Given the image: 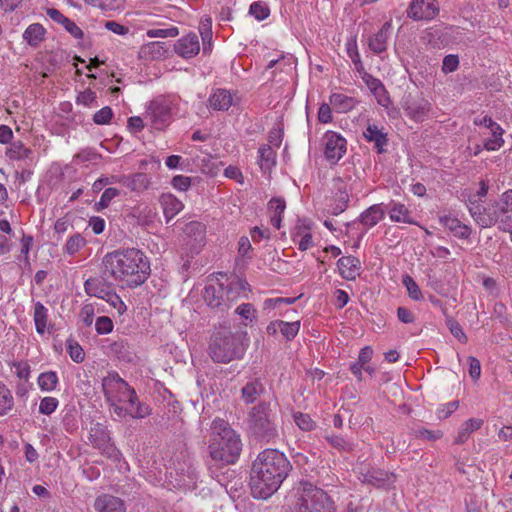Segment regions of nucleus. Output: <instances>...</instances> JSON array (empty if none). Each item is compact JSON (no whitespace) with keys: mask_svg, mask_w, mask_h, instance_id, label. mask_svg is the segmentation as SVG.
Wrapping results in <instances>:
<instances>
[{"mask_svg":"<svg viewBox=\"0 0 512 512\" xmlns=\"http://www.w3.org/2000/svg\"><path fill=\"white\" fill-rule=\"evenodd\" d=\"M474 205V203H472ZM470 213L482 227H490L500 221L504 231L512 232V190L505 192L499 203L482 212L479 206H470Z\"/></svg>","mask_w":512,"mask_h":512,"instance_id":"nucleus-6","label":"nucleus"},{"mask_svg":"<svg viewBox=\"0 0 512 512\" xmlns=\"http://www.w3.org/2000/svg\"><path fill=\"white\" fill-rule=\"evenodd\" d=\"M14 405L10 390L0 382V415H5Z\"/></svg>","mask_w":512,"mask_h":512,"instance_id":"nucleus-43","label":"nucleus"},{"mask_svg":"<svg viewBox=\"0 0 512 512\" xmlns=\"http://www.w3.org/2000/svg\"><path fill=\"white\" fill-rule=\"evenodd\" d=\"M247 333L233 331L228 325L215 327L209 337L207 353L216 364L241 360L247 350Z\"/></svg>","mask_w":512,"mask_h":512,"instance_id":"nucleus-3","label":"nucleus"},{"mask_svg":"<svg viewBox=\"0 0 512 512\" xmlns=\"http://www.w3.org/2000/svg\"><path fill=\"white\" fill-rule=\"evenodd\" d=\"M363 136L366 141L374 143V148L377 153L381 154L385 152V146L388 143L387 133L383 131V128H379L375 124H368L366 130L363 132Z\"/></svg>","mask_w":512,"mask_h":512,"instance_id":"nucleus-21","label":"nucleus"},{"mask_svg":"<svg viewBox=\"0 0 512 512\" xmlns=\"http://www.w3.org/2000/svg\"><path fill=\"white\" fill-rule=\"evenodd\" d=\"M86 244L85 239L80 234H74L71 236L66 245L65 251L69 255L76 254Z\"/></svg>","mask_w":512,"mask_h":512,"instance_id":"nucleus-51","label":"nucleus"},{"mask_svg":"<svg viewBox=\"0 0 512 512\" xmlns=\"http://www.w3.org/2000/svg\"><path fill=\"white\" fill-rule=\"evenodd\" d=\"M58 384V376L55 371L43 372L38 377V385L43 391H53Z\"/></svg>","mask_w":512,"mask_h":512,"instance_id":"nucleus-42","label":"nucleus"},{"mask_svg":"<svg viewBox=\"0 0 512 512\" xmlns=\"http://www.w3.org/2000/svg\"><path fill=\"white\" fill-rule=\"evenodd\" d=\"M265 391L260 379L248 381L241 389V398L246 404L254 403Z\"/></svg>","mask_w":512,"mask_h":512,"instance_id":"nucleus-28","label":"nucleus"},{"mask_svg":"<svg viewBox=\"0 0 512 512\" xmlns=\"http://www.w3.org/2000/svg\"><path fill=\"white\" fill-rule=\"evenodd\" d=\"M88 439L91 445L100 450L104 456L115 461L119 460L120 451L112 442L110 432L104 424L99 422L93 424L89 430Z\"/></svg>","mask_w":512,"mask_h":512,"instance_id":"nucleus-8","label":"nucleus"},{"mask_svg":"<svg viewBox=\"0 0 512 512\" xmlns=\"http://www.w3.org/2000/svg\"><path fill=\"white\" fill-rule=\"evenodd\" d=\"M33 151L24 146L21 141L12 142L6 150V156L10 160H32Z\"/></svg>","mask_w":512,"mask_h":512,"instance_id":"nucleus-38","label":"nucleus"},{"mask_svg":"<svg viewBox=\"0 0 512 512\" xmlns=\"http://www.w3.org/2000/svg\"><path fill=\"white\" fill-rule=\"evenodd\" d=\"M504 130L501 128L500 134L496 133V129H491V137L486 139L483 143V148L487 151H494L502 147L504 140L502 135Z\"/></svg>","mask_w":512,"mask_h":512,"instance_id":"nucleus-48","label":"nucleus"},{"mask_svg":"<svg viewBox=\"0 0 512 512\" xmlns=\"http://www.w3.org/2000/svg\"><path fill=\"white\" fill-rule=\"evenodd\" d=\"M104 300L108 302L112 307L117 309L119 314H122L126 310V305L121 298L113 291L109 290Z\"/></svg>","mask_w":512,"mask_h":512,"instance_id":"nucleus-59","label":"nucleus"},{"mask_svg":"<svg viewBox=\"0 0 512 512\" xmlns=\"http://www.w3.org/2000/svg\"><path fill=\"white\" fill-rule=\"evenodd\" d=\"M125 402L129 403L131 407L129 409L130 416L134 419H142L151 414V408L147 404L139 401L134 388L127 395Z\"/></svg>","mask_w":512,"mask_h":512,"instance_id":"nucleus-27","label":"nucleus"},{"mask_svg":"<svg viewBox=\"0 0 512 512\" xmlns=\"http://www.w3.org/2000/svg\"><path fill=\"white\" fill-rule=\"evenodd\" d=\"M102 389L106 401L125 402L133 388L117 372L111 371L102 379Z\"/></svg>","mask_w":512,"mask_h":512,"instance_id":"nucleus-9","label":"nucleus"},{"mask_svg":"<svg viewBox=\"0 0 512 512\" xmlns=\"http://www.w3.org/2000/svg\"><path fill=\"white\" fill-rule=\"evenodd\" d=\"M286 202L281 197H273L268 203L271 224L276 228L281 227V215L285 211Z\"/></svg>","mask_w":512,"mask_h":512,"instance_id":"nucleus-33","label":"nucleus"},{"mask_svg":"<svg viewBox=\"0 0 512 512\" xmlns=\"http://www.w3.org/2000/svg\"><path fill=\"white\" fill-rule=\"evenodd\" d=\"M34 322L36 331L43 334L47 327L48 309L41 302H36L34 305Z\"/></svg>","mask_w":512,"mask_h":512,"instance_id":"nucleus-41","label":"nucleus"},{"mask_svg":"<svg viewBox=\"0 0 512 512\" xmlns=\"http://www.w3.org/2000/svg\"><path fill=\"white\" fill-rule=\"evenodd\" d=\"M171 183L175 189L186 191L191 186V178L184 175H177L173 177Z\"/></svg>","mask_w":512,"mask_h":512,"instance_id":"nucleus-64","label":"nucleus"},{"mask_svg":"<svg viewBox=\"0 0 512 512\" xmlns=\"http://www.w3.org/2000/svg\"><path fill=\"white\" fill-rule=\"evenodd\" d=\"M145 119L154 129L163 130L170 123L171 109L168 104L154 100L147 108Z\"/></svg>","mask_w":512,"mask_h":512,"instance_id":"nucleus-11","label":"nucleus"},{"mask_svg":"<svg viewBox=\"0 0 512 512\" xmlns=\"http://www.w3.org/2000/svg\"><path fill=\"white\" fill-rule=\"evenodd\" d=\"M359 480L376 488H390L395 480L396 475L378 468H368L360 472Z\"/></svg>","mask_w":512,"mask_h":512,"instance_id":"nucleus-14","label":"nucleus"},{"mask_svg":"<svg viewBox=\"0 0 512 512\" xmlns=\"http://www.w3.org/2000/svg\"><path fill=\"white\" fill-rule=\"evenodd\" d=\"M335 187L337 188V192L334 196V204L331 212L333 215H339L346 210L350 199L346 184L340 178L336 180Z\"/></svg>","mask_w":512,"mask_h":512,"instance_id":"nucleus-26","label":"nucleus"},{"mask_svg":"<svg viewBox=\"0 0 512 512\" xmlns=\"http://www.w3.org/2000/svg\"><path fill=\"white\" fill-rule=\"evenodd\" d=\"M384 215L381 204H375L361 213L359 221L366 227H373L383 219Z\"/></svg>","mask_w":512,"mask_h":512,"instance_id":"nucleus-32","label":"nucleus"},{"mask_svg":"<svg viewBox=\"0 0 512 512\" xmlns=\"http://www.w3.org/2000/svg\"><path fill=\"white\" fill-rule=\"evenodd\" d=\"M403 109L411 119L423 121L431 110V104L423 98H412L409 95L403 103Z\"/></svg>","mask_w":512,"mask_h":512,"instance_id":"nucleus-15","label":"nucleus"},{"mask_svg":"<svg viewBox=\"0 0 512 512\" xmlns=\"http://www.w3.org/2000/svg\"><path fill=\"white\" fill-rule=\"evenodd\" d=\"M390 30L391 23L385 22L380 30L369 38L368 46L371 51L376 54H381L386 51Z\"/></svg>","mask_w":512,"mask_h":512,"instance_id":"nucleus-25","label":"nucleus"},{"mask_svg":"<svg viewBox=\"0 0 512 512\" xmlns=\"http://www.w3.org/2000/svg\"><path fill=\"white\" fill-rule=\"evenodd\" d=\"M94 507L98 512H126L125 502L110 494L98 496L95 499Z\"/></svg>","mask_w":512,"mask_h":512,"instance_id":"nucleus-19","label":"nucleus"},{"mask_svg":"<svg viewBox=\"0 0 512 512\" xmlns=\"http://www.w3.org/2000/svg\"><path fill=\"white\" fill-rule=\"evenodd\" d=\"M341 276L346 280H355L359 275L360 261L354 256H344L337 261Z\"/></svg>","mask_w":512,"mask_h":512,"instance_id":"nucleus-24","label":"nucleus"},{"mask_svg":"<svg viewBox=\"0 0 512 512\" xmlns=\"http://www.w3.org/2000/svg\"><path fill=\"white\" fill-rule=\"evenodd\" d=\"M106 349L107 354L116 357L121 362L133 363L136 358L131 346L125 339H119L111 342Z\"/></svg>","mask_w":512,"mask_h":512,"instance_id":"nucleus-18","label":"nucleus"},{"mask_svg":"<svg viewBox=\"0 0 512 512\" xmlns=\"http://www.w3.org/2000/svg\"><path fill=\"white\" fill-rule=\"evenodd\" d=\"M402 283L406 287L410 298L415 301L422 299L421 290L418 284L410 275H404L402 278Z\"/></svg>","mask_w":512,"mask_h":512,"instance_id":"nucleus-49","label":"nucleus"},{"mask_svg":"<svg viewBox=\"0 0 512 512\" xmlns=\"http://www.w3.org/2000/svg\"><path fill=\"white\" fill-rule=\"evenodd\" d=\"M296 490L297 500L291 512H335L331 497L311 482L301 481Z\"/></svg>","mask_w":512,"mask_h":512,"instance_id":"nucleus-5","label":"nucleus"},{"mask_svg":"<svg viewBox=\"0 0 512 512\" xmlns=\"http://www.w3.org/2000/svg\"><path fill=\"white\" fill-rule=\"evenodd\" d=\"M440 12L437 0H412L407 9V17L415 21H430Z\"/></svg>","mask_w":512,"mask_h":512,"instance_id":"nucleus-10","label":"nucleus"},{"mask_svg":"<svg viewBox=\"0 0 512 512\" xmlns=\"http://www.w3.org/2000/svg\"><path fill=\"white\" fill-rule=\"evenodd\" d=\"M120 194L119 190L113 187L107 188L101 195L100 201L96 203L97 209H104L111 201Z\"/></svg>","mask_w":512,"mask_h":512,"instance_id":"nucleus-53","label":"nucleus"},{"mask_svg":"<svg viewBox=\"0 0 512 512\" xmlns=\"http://www.w3.org/2000/svg\"><path fill=\"white\" fill-rule=\"evenodd\" d=\"M179 35V29L175 26L166 29H149L147 36L150 38H173Z\"/></svg>","mask_w":512,"mask_h":512,"instance_id":"nucleus-52","label":"nucleus"},{"mask_svg":"<svg viewBox=\"0 0 512 512\" xmlns=\"http://www.w3.org/2000/svg\"><path fill=\"white\" fill-rule=\"evenodd\" d=\"M84 290L89 296H94L104 300L110 290V287L98 278H89L84 283Z\"/></svg>","mask_w":512,"mask_h":512,"instance_id":"nucleus-36","label":"nucleus"},{"mask_svg":"<svg viewBox=\"0 0 512 512\" xmlns=\"http://www.w3.org/2000/svg\"><path fill=\"white\" fill-rule=\"evenodd\" d=\"M67 352L71 359L76 363H82L85 359V352L80 344L74 339L69 338L66 342Z\"/></svg>","mask_w":512,"mask_h":512,"instance_id":"nucleus-44","label":"nucleus"},{"mask_svg":"<svg viewBox=\"0 0 512 512\" xmlns=\"http://www.w3.org/2000/svg\"><path fill=\"white\" fill-rule=\"evenodd\" d=\"M113 115L112 109L109 106H105L94 114L93 121L97 125H105L111 121Z\"/></svg>","mask_w":512,"mask_h":512,"instance_id":"nucleus-56","label":"nucleus"},{"mask_svg":"<svg viewBox=\"0 0 512 512\" xmlns=\"http://www.w3.org/2000/svg\"><path fill=\"white\" fill-rule=\"evenodd\" d=\"M166 223H169L183 208V203L171 193H164L159 198Z\"/></svg>","mask_w":512,"mask_h":512,"instance_id":"nucleus-22","label":"nucleus"},{"mask_svg":"<svg viewBox=\"0 0 512 512\" xmlns=\"http://www.w3.org/2000/svg\"><path fill=\"white\" fill-rule=\"evenodd\" d=\"M390 219L394 222L416 224L411 217V212L402 203H393L390 209Z\"/></svg>","mask_w":512,"mask_h":512,"instance_id":"nucleus-40","label":"nucleus"},{"mask_svg":"<svg viewBox=\"0 0 512 512\" xmlns=\"http://www.w3.org/2000/svg\"><path fill=\"white\" fill-rule=\"evenodd\" d=\"M324 155L328 161L337 163L346 153L347 141L339 133L327 131L323 136Z\"/></svg>","mask_w":512,"mask_h":512,"instance_id":"nucleus-12","label":"nucleus"},{"mask_svg":"<svg viewBox=\"0 0 512 512\" xmlns=\"http://www.w3.org/2000/svg\"><path fill=\"white\" fill-rule=\"evenodd\" d=\"M249 13L258 21H262L270 15V9L266 3L262 1H256L250 5Z\"/></svg>","mask_w":512,"mask_h":512,"instance_id":"nucleus-47","label":"nucleus"},{"mask_svg":"<svg viewBox=\"0 0 512 512\" xmlns=\"http://www.w3.org/2000/svg\"><path fill=\"white\" fill-rule=\"evenodd\" d=\"M209 437V456L220 466L235 464L242 451L240 435L228 421L216 418L212 421Z\"/></svg>","mask_w":512,"mask_h":512,"instance_id":"nucleus-4","label":"nucleus"},{"mask_svg":"<svg viewBox=\"0 0 512 512\" xmlns=\"http://www.w3.org/2000/svg\"><path fill=\"white\" fill-rule=\"evenodd\" d=\"M96 98V93L88 88L78 93L76 96V103L85 107H92L94 103L96 104Z\"/></svg>","mask_w":512,"mask_h":512,"instance_id":"nucleus-54","label":"nucleus"},{"mask_svg":"<svg viewBox=\"0 0 512 512\" xmlns=\"http://www.w3.org/2000/svg\"><path fill=\"white\" fill-rule=\"evenodd\" d=\"M482 425H483L482 419H477V418L468 419L467 421H465L462 424L461 428L459 429L457 437L455 438V443L456 444L465 443L468 440L470 434L472 432L480 429Z\"/></svg>","mask_w":512,"mask_h":512,"instance_id":"nucleus-37","label":"nucleus"},{"mask_svg":"<svg viewBox=\"0 0 512 512\" xmlns=\"http://www.w3.org/2000/svg\"><path fill=\"white\" fill-rule=\"evenodd\" d=\"M446 324L451 332V334L457 338L461 343H466L468 338L464 333L461 325L454 320L453 318H448Z\"/></svg>","mask_w":512,"mask_h":512,"instance_id":"nucleus-55","label":"nucleus"},{"mask_svg":"<svg viewBox=\"0 0 512 512\" xmlns=\"http://www.w3.org/2000/svg\"><path fill=\"white\" fill-rule=\"evenodd\" d=\"M459 66V58L457 55H447L443 59L442 71L444 73H450L457 70Z\"/></svg>","mask_w":512,"mask_h":512,"instance_id":"nucleus-61","label":"nucleus"},{"mask_svg":"<svg viewBox=\"0 0 512 512\" xmlns=\"http://www.w3.org/2000/svg\"><path fill=\"white\" fill-rule=\"evenodd\" d=\"M248 427L256 439L269 442L278 434L275 417L270 404L260 402L248 414Z\"/></svg>","mask_w":512,"mask_h":512,"instance_id":"nucleus-7","label":"nucleus"},{"mask_svg":"<svg viewBox=\"0 0 512 512\" xmlns=\"http://www.w3.org/2000/svg\"><path fill=\"white\" fill-rule=\"evenodd\" d=\"M206 226L199 221H191L183 228V241L192 253H198L205 244Z\"/></svg>","mask_w":512,"mask_h":512,"instance_id":"nucleus-13","label":"nucleus"},{"mask_svg":"<svg viewBox=\"0 0 512 512\" xmlns=\"http://www.w3.org/2000/svg\"><path fill=\"white\" fill-rule=\"evenodd\" d=\"M58 406V400L54 397H44L40 401L39 412L44 415L52 414Z\"/></svg>","mask_w":512,"mask_h":512,"instance_id":"nucleus-58","label":"nucleus"},{"mask_svg":"<svg viewBox=\"0 0 512 512\" xmlns=\"http://www.w3.org/2000/svg\"><path fill=\"white\" fill-rule=\"evenodd\" d=\"M232 96L225 89L216 90L208 99L209 106L218 111H226L232 105Z\"/></svg>","mask_w":512,"mask_h":512,"instance_id":"nucleus-31","label":"nucleus"},{"mask_svg":"<svg viewBox=\"0 0 512 512\" xmlns=\"http://www.w3.org/2000/svg\"><path fill=\"white\" fill-rule=\"evenodd\" d=\"M415 436L429 441H436L443 436V433L440 430L434 431L422 428L415 431Z\"/></svg>","mask_w":512,"mask_h":512,"instance_id":"nucleus-62","label":"nucleus"},{"mask_svg":"<svg viewBox=\"0 0 512 512\" xmlns=\"http://www.w3.org/2000/svg\"><path fill=\"white\" fill-rule=\"evenodd\" d=\"M47 15L55 22L60 23L64 26L65 30L70 33L76 39H82L84 36L83 31L77 26V24L64 16L61 11L56 8H48Z\"/></svg>","mask_w":512,"mask_h":512,"instance_id":"nucleus-23","label":"nucleus"},{"mask_svg":"<svg viewBox=\"0 0 512 512\" xmlns=\"http://www.w3.org/2000/svg\"><path fill=\"white\" fill-rule=\"evenodd\" d=\"M292 465L284 453L277 449H265L253 461L250 473V488L254 498L267 499L272 496L287 478Z\"/></svg>","mask_w":512,"mask_h":512,"instance_id":"nucleus-1","label":"nucleus"},{"mask_svg":"<svg viewBox=\"0 0 512 512\" xmlns=\"http://www.w3.org/2000/svg\"><path fill=\"white\" fill-rule=\"evenodd\" d=\"M175 52L185 58L189 59L196 56L200 51L199 39L195 33L180 38L174 45Z\"/></svg>","mask_w":512,"mask_h":512,"instance_id":"nucleus-16","label":"nucleus"},{"mask_svg":"<svg viewBox=\"0 0 512 512\" xmlns=\"http://www.w3.org/2000/svg\"><path fill=\"white\" fill-rule=\"evenodd\" d=\"M300 329V322H285L280 321V332L287 341H291L298 334Z\"/></svg>","mask_w":512,"mask_h":512,"instance_id":"nucleus-46","label":"nucleus"},{"mask_svg":"<svg viewBox=\"0 0 512 512\" xmlns=\"http://www.w3.org/2000/svg\"><path fill=\"white\" fill-rule=\"evenodd\" d=\"M324 439L332 448L336 449L340 453H351L355 448L353 442L343 438L340 435L327 434L324 436Z\"/></svg>","mask_w":512,"mask_h":512,"instance_id":"nucleus-39","label":"nucleus"},{"mask_svg":"<svg viewBox=\"0 0 512 512\" xmlns=\"http://www.w3.org/2000/svg\"><path fill=\"white\" fill-rule=\"evenodd\" d=\"M224 294L225 286L217 281L216 283L208 284L205 287L203 298L211 308H219L221 306L228 308L229 304L226 303Z\"/></svg>","mask_w":512,"mask_h":512,"instance_id":"nucleus-17","label":"nucleus"},{"mask_svg":"<svg viewBox=\"0 0 512 512\" xmlns=\"http://www.w3.org/2000/svg\"><path fill=\"white\" fill-rule=\"evenodd\" d=\"M296 425L303 431H312L316 427L315 421L310 417L309 414L302 412H295L293 414Z\"/></svg>","mask_w":512,"mask_h":512,"instance_id":"nucleus-45","label":"nucleus"},{"mask_svg":"<svg viewBox=\"0 0 512 512\" xmlns=\"http://www.w3.org/2000/svg\"><path fill=\"white\" fill-rule=\"evenodd\" d=\"M474 124L477 126H485L488 129H496V133L500 134L501 126L494 122L490 116L477 117L474 119Z\"/></svg>","mask_w":512,"mask_h":512,"instance_id":"nucleus-63","label":"nucleus"},{"mask_svg":"<svg viewBox=\"0 0 512 512\" xmlns=\"http://www.w3.org/2000/svg\"><path fill=\"white\" fill-rule=\"evenodd\" d=\"M253 248L247 236H242L238 242V253L240 256L251 259Z\"/></svg>","mask_w":512,"mask_h":512,"instance_id":"nucleus-60","label":"nucleus"},{"mask_svg":"<svg viewBox=\"0 0 512 512\" xmlns=\"http://www.w3.org/2000/svg\"><path fill=\"white\" fill-rule=\"evenodd\" d=\"M118 183L127 187L133 192H143L150 186V179L145 173H134L131 175L119 176Z\"/></svg>","mask_w":512,"mask_h":512,"instance_id":"nucleus-20","label":"nucleus"},{"mask_svg":"<svg viewBox=\"0 0 512 512\" xmlns=\"http://www.w3.org/2000/svg\"><path fill=\"white\" fill-rule=\"evenodd\" d=\"M347 53L349 57L351 58L352 62L355 65L356 70L361 73L364 71V66L360 58V54L357 49L356 45V37L352 39L351 42L347 44Z\"/></svg>","mask_w":512,"mask_h":512,"instance_id":"nucleus-50","label":"nucleus"},{"mask_svg":"<svg viewBox=\"0 0 512 512\" xmlns=\"http://www.w3.org/2000/svg\"><path fill=\"white\" fill-rule=\"evenodd\" d=\"M330 105L338 113H345L352 110L357 101L353 97H349L342 93H333L330 98Z\"/></svg>","mask_w":512,"mask_h":512,"instance_id":"nucleus-34","label":"nucleus"},{"mask_svg":"<svg viewBox=\"0 0 512 512\" xmlns=\"http://www.w3.org/2000/svg\"><path fill=\"white\" fill-rule=\"evenodd\" d=\"M440 222L458 238L467 239L471 235V228L457 218L444 216L440 218Z\"/></svg>","mask_w":512,"mask_h":512,"instance_id":"nucleus-29","label":"nucleus"},{"mask_svg":"<svg viewBox=\"0 0 512 512\" xmlns=\"http://www.w3.org/2000/svg\"><path fill=\"white\" fill-rule=\"evenodd\" d=\"M104 273L122 287L142 285L150 275V262L140 249L125 248L107 253L103 258Z\"/></svg>","mask_w":512,"mask_h":512,"instance_id":"nucleus-2","label":"nucleus"},{"mask_svg":"<svg viewBox=\"0 0 512 512\" xmlns=\"http://www.w3.org/2000/svg\"><path fill=\"white\" fill-rule=\"evenodd\" d=\"M46 30L39 23L29 25L23 33L24 40L32 47H37L44 40Z\"/></svg>","mask_w":512,"mask_h":512,"instance_id":"nucleus-35","label":"nucleus"},{"mask_svg":"<svg viewBox=\"0 0 512 512\" xmlns=\"http://www.w3.org/2000/svg\"><path fill=\"white\" fill-rule=\"evenodd\" d=\"M258 164L260 169L266 173L270 172L276 164V152L269 144H263L258 149Z\"/></svg>","mask_w":512,"mask_h":512,"instance_id":"nucleus-30","label":"nucleus"},{"mask_svg":"<svg viewBox=\"0 0 512 512\" xmlns=\"http://www.w3.org/2000/svg\"><path fill=\"white\" fill-rule=\"evenodd\" d=\"M113 322L108 316H100L96 319L95 329L98 334H108L113 330Z\"/></svg>","mask_w":512,"mask_h":512,"instance_id":"nucleus-57","label":"nucleus"}]
</instances>
